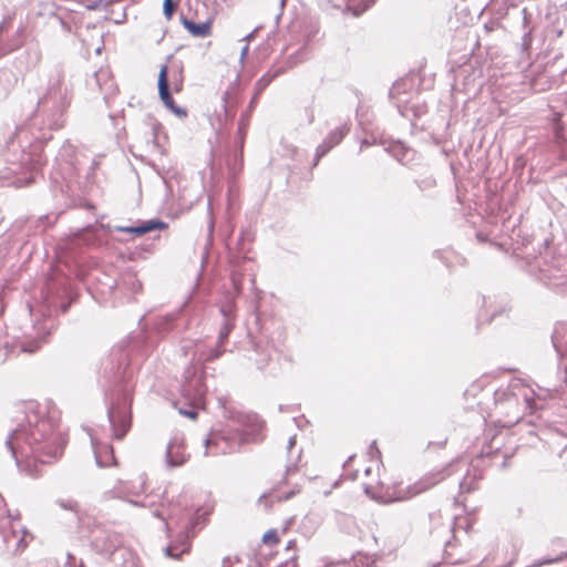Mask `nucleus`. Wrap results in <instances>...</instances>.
I'll list each match as a JSON object with an SVG mask.
<instances>
[{"label":"nucleus","instance_id":"1","mask_svg":"<svg viewBox=\"0 0 567 567\" xmlns=\"http://www.w3.org/2000/svg\"><path fill=\"white\" fill-rule=\"evenodd\" d=\"M66 433L61 427L60 413L54 408L30 410L7 437L6 447L17 466L23 460L33 458L41 464L58 461L66 445Z\"/></svg>","mask_w":567,"mask_h":567},{"label":"nucleus","instance_id":"2","mask_svg":"<svg viewBox=\"0 0 567 567\" xmlns=\"http://www.w3.org/2000/svg\"><path fill=\"white\" fill-rule=\"evenodd\" d=\"M133 373L128 353L123 349H114L103 363L102 377L105 380L106 414L112 437L115 440H122L132 425L130 381Z\"/></svg>","mask_w":567,"mask_h":567},{"label":"nucleus","instance_id":"3","mask_svg":"<svg viewBox=\"0 0 567 567\" xmlns=\"http://www.w3.org/2000/svg\"><path fill=\"white\" fill-rule=\"evenodd\" d=\"M42 298L47 313L44 320L34 326L37 337L25 339L19 343L21 352L34 353L42 342L51 334L55 328L52 319L53 315L65 313L75 300L76 296L69 286L66 279L48 281L47 287L42 290Z\"/></svg>","mask_w":567,"mask_h":567},{"label":"nucleus","instance_id":"4","mask_svg":"<svg viewBox=\"0 0 567 567\" xmlns=\"http://www.w3.org/2000/svg\"><path fill=\"white\" fill-rule=\"evenodd\" d=\"M8 166L0 169L2 186L27 187L34 182L35 174L47 163L43 145L40 142L31 144L28 151H22L18 161L7 159Z\"/></svg>","mask_w":567,"mask_h":567},{"label":"nucleus","instance_id":"5","mask_svg":"<svg viewBox=\"0 0 567 567\" xmlns=\"http://www.w3.org/2000/svg\"><path fill=\"white\" fill-rule=\"evenodd\" d=\"M71 104V93L60 78L50 81L47 93L38 101V112L43 116V123L51 131L64 126L65 112Z\"/></svg>","mask_w":567,"mask_h":567},{"label":"nucleus","instance_id":"6","mask_svg":"<svg viewBox=\"0 0 567 567\" xmlns=\"http://www.w3.org/2000/svg\"><path fill=\"white\" fill-rule=\"evenodd\" d=\"M205 371L204 368L190 363L184 371V382L181 386L182 402H176L179 414L195 420L197 419L198 411L205 406V398L207 386L204 382Z\"/></svg>","mask_w":567,"mask_h":567},{"label":"nucleus","instance_id":"7","mask_svg":"<svg viewBox=\"0 0 567 567\" xmlns=\"http://www.w3.org/2000/svg\"><path fill=\"white\" fill-rule=\"evenodd\" d=\"M550 340L558 362L557 375L567 384V321L555 324Z\"/></svg>","mask_w":567,"mask_h":567},{"label":"nucleus","instance_id":"8","mask_svg":"<svg viewBox=\"0 0 567 567\" xmlns=\"http://www.w3.org/2000/svg\"><path fill=\"white\" fill-rule=\"evenodd\" d=\"M198 518L194 517L185 526V529L178 535L177 539L171 542L165 547V555L173 559H179L184 554H188L192 547V539L197 534Z\"/></svg>","mask_w":567,"mask_h":567},{"label":"nucleus","instance_id":"9","mask_svg":"<svg viewBox=\"0 0 567 567\" xmlns=\"http://www.w3.org/2000/svg\"><path fill=\"white\" fill-rule=\"evenodd\" d=\"M158 95L163 104L176 116L186 117L187 111L186 109L178 106L172 95L171 85L168 80V66L166 64L162 65L158 73Z\"/></svg>","mask_w":567,"mask_h":567},{"label":"nucleus","instance_id":"10","mask_svg":"<svg viewBox=\"0 0 567 567\" xmlns=\"http://www.w3.org/2000/svg\"><path fill=\"white\" fill-rule=\"evenodd\" d=\"M412 87V83L409 80H399L393 83L389 91V97L392 101V103L398 109V112L403 117H409L410 112H413V106H409L408 102L409 100L406 97H403L402 95H408V89Z\"/></svg>","mask_w":567,"mask_h":567},{"label":"nucleus","instance_id":"11","mask_svg":"<svg viewBox=\"0 0 567 567\" xmlns=\"http://www.w3.org/2000/svg\"><path fill=\"white\" fill-rule=\"evenodd\" d=\"M167 227L168 225L165 221L158 218H153L148 220H142L135 226H115L114 230L118 233H127L134 237H141L147 233L165 229Z\"/></svg>","mask_w":567,"mask_h":567},{"label":"nucleus","instance_id":"12","mask_svg":"<svg viewBox=\"0 0 567 567\" xmlns=\"http://www.w3.org/2000/svg\"><path fill=\"white\" fill-rule=\"evenodd\" d=\"M347 130L342 127H338L333 131H331L328 136L323 140V142L318 145L316 148V155L312 163V166H317L320 162V159L330 152L334 146H337L346 136Z\"/></svg>","mask_w":567,"mask_h":567},{"label":"nucleus","instance_id":"13","mask_svg":"<svg viewBox=\"0 0 567 567\" xmlns=\"http://www.w3.org/2000/svg\"><path fill=\"white\" fill-rule=\"evenodd\" d=\"M443 477L444 476L441 472L425 476V477L421 478L419 482H416L415 484L409 486L408 491H406V495L401 496L400 498L406 499L412 496L419 495V494L430 489L434 485H436L439 482H441L443 480Z\"/></svg>","mask_w":567,"mask_h":567},{"label":"nucleus","instance_id":"14","mask_svg":"<svg viewBox=\"0 0 567 567\" xmlns=\"http://www.w3.org/2000/svg\"><path fill=\"white\" fill-rule=\"evenodd\" d=\"M286 72L282 65H274L270 68L255 84V94L250 101V106L255 103L256 99L266 90V87L278 76Z\"/></svg>","mask_w":567,"mask_h":567},{"label":"nucleus","instance_id":"15","mask_svg":"<svg viewBox=\"0 0 567 567\" xmlns=\"http://www.w3.org/2000/svg\"><path fill=\"white\" fill-rule=\"evenodd\" d=\"M92 446L94 450V457L96 465L99 467H107L111 465L116 464V458L114 456V451L112 445L110 444H102L97 445L94 441V439H91Z\"/></svg>","mask_w":567,"mask_h":567},{"label":"nucleus","instance_id":"16","mask_svg":"<svg viewBox=\"0 0 567 567\" xmlns=\"http://www.w3.org/2000/svg\"><path fill=\"white\" fill-rule=\"evenodd\" d=\"M181 23L193 37L196 38H206L212 33V20L195 22L184 14H181Z\"/></svg>","mask_w":567,"mask_h":567},{"label":"nucleus","instance_id":"17","mask_svg":"<svg viewBox=\"0 0 567 567\" xmlns=\"http://www.w3.org/2000/svg\"><path fill=\"white\" fill-rule=\"evenodd\" d=\"M187 461L183 453V444L181 442L171 441L165 452V462L168 467L183 465Z\"/></svg>","mask_w":567,"mask_h":567},{"label":"nucleus","instance_id":"18","mask_svg":"<svg viewBox=\"0 0 567 567\" xmlns=\"http://www.w3.org/2000/svg\"><path fill=\"white\" fill-rule=\"evenodd\" d=\"M177 319L178 315L175 313H167L157 317L153 322L155 333L161 338H165L175 329Z\"/></svg>","mask_w":567,"mask_h":567},{"label":"nucleus","instance_id":"19","mask_svg":"<svg viewBox=\"0 0 567 567\" xmlns=\"http://www.w3.org/2000/svg\"><path fill=\"white\" fill-rule=\"evenodd\" d=\"M109 78V72L105 70H100L94 73L95 83L100 86L101 92L103 93V99L107 102L111 94H113L116 90L113 81H106Z\"/></svg>","mask_w":567,"mask_h":567},{"label":"nucleus","instance_id":"20","mask_svg":"<svg viewBox=\"0 0 567 567\" xmlns=\"http://www.w3.org/2000/svg\"><path fill=\"white\" fill-rule=\"evenodd\" d=\"M559 274H555L550 269H542L543 280L550 287H563L567 284V268L557 270Z\"/></svg>","mask_w":567,"mask_h":567},{"label":"nucleus","instance_id":"21","mask_svg":"<svg viewBox=\"0 0 567 567\" xmlns=\"http://www.w3.org/2000/svg\"><path fill=\"white\" fill-rule=\"evenodd\" d=\"M386 151L401 164H406L409 161L412 159L410 156L412 154V150L406 147L401 142L392 143Z\"/></svg>","mask_w":567,"mask_h":567},{"label":"nucleus","instance_id":"22","mask_svg":"<svg viewBox=\"0 0 567 567\" xmlns=\"http://www.w3.org/2000/svg\"><path fill=\"white\" fill-rule=\"evenodd\" d=\"M243 157L244 148H240L239 146H236V150L230 155H228L226 164L233 175H236L240 172L243 167Z\"/></svg>","mask_w":567,"mask_h":567},{"label":"nucleus","instance_id":"23","mask_svg":"<svg viewBox=\"0 0 567 567\" xmlns=\"http://www.w3.org/2000/svg\"><path fill=\"white\" fill-rule=\"evenodd\" d=\"M377 0H348L347 8L352 10L354 16H360L371 8Z\"/></svg>","mask_w":567,"mask_h":567},{"label":"nucleus","instance_id":"24","mask_svg":"<svg viewBox=\"0 0 567 567\" xmlns=\"http://www.w3.org/2000/svg\"><path fill=\"white\" fill-rule=\"evenodd\" d=\"M223 320H236V302L233 298H227L219 307Z\"/></svg>","mask_w":567,"mask_h":567},{"label":"nucleus","instance_id":"25","mask_svg":"<svg viewBox=\"0 0 567 567\" xmlns=\"http://www.w3.org/2000/svg\"><path fill=\"white\" fill-rule=\"evenodd\" d=\"M234 328H235V320H230V319L223 320L220 328H219V332H218L219 343H226L228 341V337L231 333Z\"/></svg>","mask_w":567,"mask_h":567},{"label":"nucleus","instance_id":"26","mask_svg":"<svg viewBox=\"0 0 567 567\" xmlns=\"http://www.w3.org/2000/svg\"><path fill=\"white\" fill-rule=\"evenodd\" d=\"M247 127H248V123L247 121L241 116L239 118V122H238V128H237V134H236V138H235V145L236 146H239L240 148H244V145H245V138H246V134H247Z\"/></svg>","mask_w":567,"mask_h":567},{"label":"nucleus","instance_id":"27","mask_svg":"<svg viewBox=\"0 0 567 567\" xmlns=\"http://www.w3.org/2000/svg\"><path fill=\"white\" fill-rule=\"evenodd\" d=\"M249 421L252 422L254 429L251 433V441L258 442L262 440L261 431L265 427V422L260 420L257 415L249 416Z\"/></svg>","mask_w":567,"mask_h":567},{"label":"nucleus","instance_id":"28","mask_svg":"<svg viewBox=\"0 0 567 567\" xmlns=\"http://www.w3.org/2000/svg\"><path fill=\"white\" fill-rule=\"evenodd\" d=\"M247 235L248 234L246 231L240 233L238 240H237L238 252H237V255H234L231 257L233 262L239 264L241 260L247 259V257L245 255L246 250L244 248V241L246 240Z\"/></svg>","mask_w":567,"mask_h":567},{"label":"nucleus","instance_id":"29","mask_svg":"<svg viewBox=\"0 0 567 567\" xmlns=\"http://www.w3.org/2000/svg\"><path fill=\"white\" fill-rule=\"evenodd\" d=\"M55 504L63 511H69V512H72L74 513L75 515L79 514V511H80V505L76 501L72 499V498H68V499H64V498H58L55 501Z\"/></svg>","mask_w":567,"mask_h":567},{"label":"nucleus","instance_id":"30","mask_svg":"<svg viewBox=\"0 0 567 567\" xmlns=\"http://www.w3.org/2000/svg\"><path fill=\"white\" fill-rule=\"evenodd\" d=\"M224 347H225V343H219V339L217 338L216 346L214 348L209 349L204 354V360L206 362H212V361L218 359L225 352Z\"/></svg>","mask_w":567,"mask_h":567},{"label":"nucleus","instance_id":"31","mask_svg":"<svg viewBox=\"0 0 567 567\" xmlns=\"http://www.w3.org/2000/svg\"><path fill=\"white\" fill-rule=\"evenodd\" d=\"M224 347H225V343H219V339L217 338L216 346L214 348L209 349L204 354V360L206 362H212V361L218 359L225 352Z\"/></svg>","mask_w":567,"mask_h":567},{"label":"nucleus","instance_id":"32","mask_svg":"<svg viewBox=\"0 0 567 567\" xmlns=\"http://www.w3.org/2000/svg\"><path fill=\"white\" fill-rule=\"evenodd\" d=\"M461 493H471L476 489V476H471L466 474L464 478L460 482Z\"/></svg>","mask_w":567,"mask_h":567},{"label":"nucleus","instance_id":"33","mask_svg":"<svg viewBox=\"0 0 567 567\" xmlns=\"http://www.w3.org/2000/svg\"><path fill=\"white\" fill-rule=\"evenodd\" d=\"M565 558H567V553H560L559 555H557L555 557H545V558H540V559L536 560L533 564V567H542L545 565H551L555 563L563 561Z\"/></svg>","mask_w":567,"mask_h":567},{"label":"nucleus","instance_id":"34","mask_svg":"<svg viewBox=\"0 0 567 567\" xmlns=\"http://www.w3.org/2000/svg\"><path fill=\"white\" fill-rule=\"evenodd\" d=\"M177 2L174 0H164L163 1V14L167 20L173 18L174 12L176 11Z\"/></svg>","mask_w":567,"mask_h":567},{"label":"nucleus","instance_id":"35","mask_svg":"<svg viewBox=\"0 0 567 567\" xmlns=\"http://www.w3.org/2000/svg\"><path fill=\"white\" fill-rule=\"evenodd\" d=\"M205 455L217 454V451H212L213 446H217V441L214 436H208L204 440Z\"/></svg>","mask_w":567,"mask_h":567},{"label":"nucleus","instance_id":"36","mask_svg":"<svg viewBox=\"0 0 567 567\" xmlns=\"http://www.w3.org/2000/svg\"><path fill=\"white\" fill-rule=\"evenodd\" d=\"M262 542L265 544H268V543H275V544H278L279 543V537H278V534H277V530L276 529H269L267 530L264 536H262Z\"/></svg>","mask_w":567,"mask_h":567},{"label":"nucleus","instance_id":"37","mask_svg":"<svg viewBox=\"0 0 567 567\" xmlns=\"http://www.w3.org/2000/svg\"><path fill=\"white\" fill-rule=\"evenodd\" d=\"M74 153V146L72 144H70L69 142H65L60 152H59V156L64 158V157H71Z\"/></svg>","mask_w":567,"mask_h":567},{"label":"nucleus","instance_id":"38","mask_svg":"<svg viewBox=\"0 0 567 567\" xmlns=\"http://www.w3.org/2000/svg\"><path fill=\"white\" fill-rule=\"evenodd\" d=\"M508 310L507 305H504L499 308H495L491 310L489 317L487 318V321L491 322L494 318L505 313Z\"/></svg>","mask_w":567,"mask_h":567},{"label":"nucleus","instance_id":"39","mask_svg":"<svg viewBox=\"0 0 567 567\" xmlns=\"http://www.w3.org/2000/svg\"><path fill=\"white\" fill-rule=\"evenodd\" d=\"M416 183L420 189L431 188L435 185V179L430 177Z\"/></svg>","mask_w":567,"mask_h":567},{"label":"nucleus","instance_id":"40","mask_svg":"<svg viewBox=\"0 0 567 567\" xmlns=\"http://www.w3.org/2000/svg\"><path fill=\"white\" fill-rule=\"evenodd\" d=\"M162 128V124L157 121H155L152 125V131H153V142H154V145L155 146H158L157 144V134H158V130Z\"/></svg>","mask_w":567,"mask_h":567},{"label":"nucleus","instance_id":"41","mask_svg":"<svg viewBox=\"0 0 567 567\" xmlns=\"http://www.w3.org/2000/svg\"><path fill=\"white\" fill-rule=\"evenodd\" d=\"M110 2H105V0H96L93 1L91 4L87 6L89 10H97L101 8V6H107Z\"/></svg>","mask_w":567,"mask_h":567},{"label":"nucleus","instance_id":"42","mask_svg":"<svg viewBox=\"0 0 567 567\" xmlns=\"http://www.w3.org/2000/svg\"><path fill=\"white\" fill-rule=\"evenodd\" d=\"M300 492V489H291L285 494H282L279 499L280 501H288L290 498H292L296 494H298Z\"/></svg>","mask_w":567,"mask_h":567},{"label":"nucleus","instance_id":"43","mask_svg":"<svg viewBox=\"0 0 567 567\" xmlns=\"http://www.w3.org/2000/svg\"><path fill=\"white\" fill-rule=\"evenodd\" d=\"M286 1H287V0H280V3H279V6H280V10H279V12L276 14V17H275L276 24H278V23H279V20H280V18H281L282 13H284V9H285V6H286Z\"/></svg>","mask_w":567,"mask_h":567},{"label":"nucleus","instance_id":"44","mask_svg":"<svg viewBox=\"0 0 567 567\" xmlns=\"http://www.w3.org/2000/svg\"><path fill=\"white\" fill-rule=\"evenodd\" d=\"M153 516H155V517H157V518L162 519V520L164 522V525H165L166 530H168V528H169V527H168V524H167V522L165 520V517H164L163 513H162L159 509H155V511L153 512Z\"/></svg>","mask_w":567,"mask_h":567},{"label":"nucleus","instance_id":"45","mask_svg":"<svg viewBox=\"0 0 567 567\" xmlns=\"http://www.w3.org/2000/svg\"><path fill=\"white\" fill-rule=\"evenodd\" d=\"M279 567H299L296 560V557L291 558L290 560L285 561Z\"/></svg>","mask_w":567,"mask_h":567},{"label":"nucleus","instance_id":"46","mask_svg":"<svg viewBox=\"0 0 567 567\" xmlns=\"http://www.w3.org/2000/svg\"><path fill=\"white\" fill-rule=\"evenodd\" d=\"M525 402L530 409H536L535 400L533 398H529L527 394H525Z\"/></svg>","mask_w":567,"mask_h":567},{"label":"nucleus","instance_id":"47","mask_svg":"<svg viewBox=\"0 0 567 567\" xmlns=\"http://www.w3.org/2000/svg\"><path fill=\"white\" fill-rule=\"evenodd\" d=\"M297 471V466L295 464H291V465H287L286 466V474H285V478L290 475L291 473L296 472Z\"/></svg>","mask_w":567,"mask_h":567},{"label":"nucleus","instance_id":"48","mask_svg":"<svg viewBox=\"0 0 567 567\" xmlns=\"http://www.w3.org/2000/svg\"><path fill=\"white\" fill-rule=\"evenodd\" d=\"M296 443H297L296 435L290 436L288 440V445H287L288 451H290L296 445Z\"/></svg>","mask_w":567,"mask_h":567},{"label":"nucleus","instance_id":"49","mask_svg":"<svg viewBox=\"0 0 567 567\" xmlns=\"http://www.w3.org/2000/svg\"><path fill=\"white\" fill-rule=\"evenodd\" d=\"M370 453H371V455H373V454L380 455L381 454L379 449L377 447V442L375 441H373L371 443V445H370Z\"/></svg>","mask_w":567,"mask_h":567},{"label":"nucleus","instance_id":"50","mask_svg":"<svg viewBox=\"0 0 567 567\" xmlns=\"http://www.w3.org/2000/svg\"><path fill=\"white\" fill-rule=\"evenodd\" d=\"M248 50H249L248 44L244 45V48L241 49V52H240V62H243L244 59L246 58V55L248 54Z\"/></svg>","mask_w":567,"mask_h":567},{"label":"nucleus","instance_id":"51","mask_svg":"<svg viewBox=\"0 0 567 567\" xmlns=\"http://www.w3.org/2000/svg\"><path fill=\"white\" fill-rule=\"evenodd\" d=\"M268 362V359L264 358L261 360H258L257 363H258V368L261 369L264 368Z\"/></svg>","mask_w":567,"mask_h":567},{"label":"nucleus","instance_id":"52","mask_svg":"<svg viewBox=\"0 0 567 567\" xmlns=\"http://www.w3.org/2000/svg\"><path fill=\"white\" fill-rule=\"evenodd\" d=\"M255 32L256 31L248 33L243 40H245L247 42L251 41L255 38Z\"/></svg>","mask_w":567,"mask_h":567},{"label":"nucleus","instance_id":"53","mask_svg":"<svg viewBox=\"0 0 567 567\" xmlns=\"http://www.w3.org/2000/svg\"><path fill=\"white\" fill-rule=\"evenodd\" d=\"M18 546L19 547H22L24 548L27 546V542L24 539V537H21L19 540H18Z\"/></svg>","mask_w":567,"mask_h":567},{"label":"nucleus","instance_id":"54","mask_svg":"<svg viewBox=\"0 0 567 567\" xmlns=\"http://www.w3.org/2000/svg\"><path fill=\"white\" fill-rule=\"evenodd\" d=\"M221 567H230V558L229 557H225L223 559V566Z\"/></svg>","mask_w":567,"mask_h":567},{"label":"nucleus","instance_id":"55","mask_svg":"<svg viewBox=\"0 0 567 567\" xmlns=\"http://www.w3.org/2000/svg\"><path fill=\"white\" fill-rule=\"evenodd\" d=\"M144 485H145V482L141 481L140 486H138V491L136 493L143 492L144 491Z\"/></svg>","mask_w":567,"mask_h":567},{"label":"nucleus","instance_id":"56","mask_svg":"<svg viewBox=\"0 0 567 567\" xmlns=\"http://www.w3.org/2000/svg\"><path fill=\"white\" fill-rule=\"evenodd\" d=\"M476 236H477V239L481 240V241H484L486 239L485 236H483L482 233H477Z\"/></svg>","mask_w":567,"mask_h":567},{"label":"nucleus","instance_id":"57","mask_svg":"<svg viewBox=\"0 0 567 567\" xmlns=\"http://www.w3.org/2000/svg\"><path fill=\"white\" fill-rule=\"evenodd\" d=\"M248 567H262L260 563L255 561L252 564H249Z\"/></svg>","mask_w":567,"mask_h":567},{"label":"nucleus","instance_id":"58","mask_svg":"<svg viewBox=\"0 0 567 567\" xmlns=\"http://www.w3.org/2000/svg\"><path fill=\"white\" fill-rule=\"evenodd\" d=\"M296 546V542L295 540H289L288 544H287V548H291Z\"/></svg>","mask_w":567,"mask_h":567},{"label":"nucleus","instance_id":"59","mask_svg":"<svg viewBox=\"0 0 567 567\" xmlns=\"http://www.w3.org/2000/svg\"><path fill=\"white\" fill-rule=\"evenodd\" d=\"M130 503L133 504L134 506H144L142 503L137 501H130Z\"/></svg>","mask_w":567,"mask_h":567},{"label":"nucleus","instance_id":"60","mask_svg":"<svg viewBox=\"0 0 567 567\" xmlns=\"http://www.w3.org/2000/svg\"><path fill=\"white\" fill-rule=\"evenodd\" d=\"M181 86H182V83H179V84H175L174 90H175L176 92H178V91L181 90Z\"/></svg>","mask_w":567,"mask_h":567},{"label":"nucleus","instance_id":"61","mask_svg":"<svg viewBox=\"0 0 567 567\" xmlns=\"http://www.w3.org/2000/svg\"><path fill=\"white\" fill-rule=\"evenodd\" d=\"M365 145H369V142L367 140H363L362 143H361V148Z\"/></svg>","mask_w":567,"mask_h":567},{"label":"nucleus","instance_id":"62","mask_svg":"<svg viewBox=\"0 0 567 567\" xmlns=\"http://www.w3.org/2000/svg\"><path fill=\"white\" fill-rule=\"evenodd\" d=\"M79 567H84V564L83 561L80 563Z\"/></svg>","mask_w":567,"mask_h":567},{"label":"nucleus","instance_id":"63","mask_svg":"<svg viewBox=\"0 0 567 567\" xmlns=\"http://www.w3.org/2000/svg\"><path fill=\"white\" fill-rule=\"evenodd\" d=\"M2 311H3V307L1 306V307H0V315L2 313Z\"/></svg>","mask_w":567,"mask_h":567}]
</instances>
